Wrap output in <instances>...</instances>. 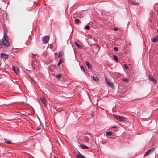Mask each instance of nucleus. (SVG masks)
Returning a JSON list of instances; mask_svg holds the SVG:
<instances>
[{"mask_svg":"<svg viewBox=\"0 0 158 158\" xmlns=\"http://www.w3.org/2000/svg\"><path fill=\"white\" fill-rule=\"evenodd\" d=\"M156 38H157V39H158V35L157 36V37Z\"/></svg>","mask_w":158,"mask_h":158,"instance_id":"nucleus-34","label":"nucleus"},{"mask_svg":"<svg viewBox=\"0 0 158 158\" xmlns=\"http://www.w3.org/2000/svg\"><path fill=\"white\" fill-rule=\"evenodd\" d=\"M61 77V75L60 74H59L57 75L56 76V78L58 79H60Z\"/></svg>","mask_w":158,"mask_h":158,"instance_id":"nucleus-22","label":"nucleus"},{"mask_svg":"<svg viewBox=\"0 0 158 158\" xmlns=\"http://www.w3.org/2000/svg\"><path fill=\"white\" fill-rule=\"evenodd\" d=\"M113 49L115 51H117L118 50V48L116 47H114L113 48Z\"/></svg>","mask_w":158,"mask_h":158,"instance_id":"nucleus-28","label":"nucleus"},{"mask_svg":"<svg viewBox=\"0 0 158 158\" xmlns=\"http://www.w3.org/2000/svg\"><path fill=\"white\" fill-rule=\"evenodd\" d=\"M41 100L42 102L43 103L45 106H46L47 105V100L45 99L44 98H41Z\"/></svg>","mask_w":158,"mask_h":158,"instance_id":"nucleus-12","label":"nucleus"},{"mask_svg":"<svg viewBox=\"0 0 158 158\" xmlns=\"http://www.w3.org/2000/svg\"><path fill=\"white\" fill-rule=\"evenodd\" d=\"M80 67H81V70L82 71H83V72H85V69L84 68V67L83 66H80Z\"/></svg>","mask_w":158,"mask_h":158,"instance_id":"nucleus-27","label":"nucleus"},{"mask_svg":"<svg viewBox=\"0 0 158 158\" xmlns=\"http://www.w3.org/2000/svg\"><path fill=\"white\" fill-rule=\"evenodd\" d=\"M12 68H13V70L15 71V73L16 74H17V73L19 72V69L17 68V67L13 66L12 67Z\"/></svg>","mask_w":158,"mask_h":158,"instance_id":"nucleus-10","label":"nucleus"},{"mask_svg":"<svg viewBox=\"0 0 158 158\" xmlns=\"http://www.w3.org/2000/svg\"><path fill=\"white\" fill-rule=\"evenodd\" d=\"M105 80L106 82L107 85L110 87L113 88H114L113 84L111 83L110 80L106 77H105Z\"/></svg>","mask_w":158,"mask_h":158,"instance_id":"nucleus-4","label":"nucleus"},{"mask_svg":"<svg viewBox=\"0 0 158 158\" xmlns=\"http://www.w3.org/2000/svg\"><path fill=\"white\" fill-rule=\"evenodd\" d=\"M49 36H46L42 39V41L44 44L47 43L49 40Z\"/></svg>","mask_w":158,"mask_h":158,"instance_id":"nucleus-5","label":"nucleus"},{"mask_svg":"<svg viewBox=\"0 0 158 158\" xmlns=\"http://www.w3.org/2000/svg\"><path fill=\"white\" fill-rule=\"evenodd\" d=\"M113 57L115 61L116 62H118V60L117 56L116 55H114L113 56Z\"/></svg>","mask_w":158,"mask_h":158,"instance_id":"nucleus-15","label":"nucleus"},{"mask_svg":"<svg viewBox=\"0 0 158 158\" xmlns=\"http://www.w3.org/2000/svg\"><path fill=\"white\" fill-rule=\"evenodd\" d=\"M64 62V60H63V59H62V58H61L60 59L58 63V64H57V65H58V66H59L60 64L62 63H63Z\"/></svg>","mask_w":158,"mask_h":158,"instance_id":"nucleus-13","label":"nucleus"},{"mask_svg":"<svg viewBox=\"0 0 158 158\" xmlns=\"http://www.w3.org/2000/svg\"><path fill=\"white\" fill-rule=\"evenodd\" d=\"M154 148H152L151 149L148 150L146 152V154L143 156L144 157H145L146 156H148L149 154H151L152 152L154 151Z\"/></svg>","mask_w":158,"mask_h":158,"instance_id":"nucleus-6","label":"nucleus"},{"mask_svg":"<svg viewBox=\"0 0 158 158\" xmlns=\"http://www.w3.org/2000/svg\"><path fill=\"white\" fill-rule=\"evenodd\" d=\"M112 127L113 128L115 129V128H117V126H113Z\"/></svg>","mask_w":158,"mask_h":158,"instance_id":"nucleus-32","label":"nucleus"},{"mask_svg":"<svg viewBox=\"0 0 158 158\" xmlns=\"http://www.w3.org/2000/svg\"><path fill=\"white\" fill-rule=\"evenodd\" d=\"M83 138L84 140L87 143H88L90 139L91 138V136L89 134L87 133L84 136Z\"/></svg>","mask_w":158,"mask_h":158,"instance_id":"nucleus-2","label":"nucleus"},{"mask_svg":"<svg viewBox=\"0 0 158 158\" xmlns=\"http://www.w3.org/2000/svg\"><path fill=\"white\" fill-rule=\"evenodd\" d=\"M122 80L123 81L128 82V80L127 78H123Z\"/></svg>","mask_w":158,"mask_h":158,"instance_id":"nucleus-26","label":"nucleus"},{"mask_svg":"<svg viewBox=\"0 0 158 158\" xmlns=\"http://www.w3.org/2000/svg\"><path fill=\"white\" fill-rule=\"evenodd\" d=\"M85 63L87 66L90 69H91L92 68V66L91 64H90L89 62L88 61H86L85 62Z\"/></svg>","mask_w":158,"mask_h":158,"instance_id":"nucleus-9","label":"nucleus"},{"mask_svg":"<svg viewBox=\"0 0 158 158\" xmlns=\"http://www.w3.org/2000/svg\"><path fill=\"white\" fill-rule=\"evenodd\" d=\"M81 147L83 149H87L88 148V147L86 146L84 144H81Z\"/></svg>","mask_w":158,"mask_h":158,"instance_id":"nucleus-17","label":"nucleus"},{"mask_svg":"<svg viewBox=\"0 0 158 158\" xmlns=\"http://www.w3.org/2000/svg\"><path fill=\"white\" fill-rule=\"evenodd\" d=\"M8 39V37L6 35V33L4 32L3 37L2 40L1 42L4 45L9 47L10 45V42L7 40Z\"/></svg>","mask_w":158,"mask_h":158,"instance_id":"nucleus-1","label":"nucleus"},{"mask_svg":"<svg viewBox=\"0 0 158 158\" xmlns=\"http://www.w3.org/2000/svg\"><path fill=\"white\" fill-rule=\"evenodd\" d=\"M157 33L158 34V29H157Z\"/></svg>","mask_w":158,"mask_h":158,"instance_id":"nucleus-35","label":"nucleus"},{"mask_svg":"<svg viewBox=\"0 0 158 158\" xmlns=\"http://www.w3.org/2000/svg\"><path fill=\"white\" fill-rule=\"evenodd\" d=\"M41 129V127H40L39 126H38L37 127L36 129L38 130H39Z\"/></svg>","mask_w":158,"mask_h":158,"instance_id":"nucleus-30","label":"nucleus"},{"mask_svg":"<svg viewBox=\"0 0 158 158\" xmlns=\"http://www.w3.org/2000/svg\"><path fill=\"white\" fill-rule=\"evenodd\" d=\"M75 21L78 24H80L81 23L80 20L78 19H75Z\"/></svg>","mask_w":158,"mask_h":158,"instance_id":"nucleus-20","label":"nucleus"},{"mask_svg":"<svg viewBox=\"0 0 158 158\" xmlns=\"http://www.w3.org/2000/svg\"><path fill=\"white\" fill-rule=\"evenodd\" d=\"M5 142L7 144H12V143L11 142V141L9 140L8 139H5Z\"/></svg>","mask_w":158,"mask_h":158,"instance_id":"nucleus-16","label":"nucleus"},{"mask_svg":"<svg viewBox=\"0 0 158 158\" xmlns=\"http://www.w3.org/2000/svg\"><path fill=\"white\" fill-rule=\"evenodd\" d=\"M124 67L125 68L127 69H128L129 68V67L126 64L124 65Z\"/></svg>","mask_w":158,"mask_h":158,"instance_id":"nucleus-29","label":"nucleus"},{"mask_svg":"<svg viewBox=\"0 0 158 158\" xmlns=\"http://www.w3.org/2000/svg\"><path fill=\"white\" fill-rule=\"evenodd\" d=\"M75 44L76 46L78 48H81V46L77 42H75Z\"/></svg>","mask_w":158,"mask_h":158,"instance_id":"nucleus-21","label":"nucleus"},{"mask_svg":"<svg viewBox=\"0 0 158 158\" xmlns=\"http://www.w3.org/2000/svg\"><path fill=\"white\" fill-rule=\"evenodd\" d=\"M84 28L86 29L89 30L90 28V26H89L87 25L86 26H85Z\"/></svg>","mask_w":158,"mask_h":158,"instance_id":"nucleus-25","label":"nucleus"},{"mask_svg":"<svg viewBox=\"0 0 158 158\" xmlns=\"http://www.w3.org/2000/svg\"><path fill=\"white\" fill-rule=\"evenodd\" d=\"M93 80L96 81H97L99 80V79L98 78V77H94V76H93Z\"/></svg>","mask_w":158,"mask_h":158,"instance_id":"nucleus-19","label":"nucleus"},{"mask_svg":"<svg viewBox=\"0 0 158 158\" xmlns=\"http://www.w3.org/2000/svg\"><path fill=\"white\" fill-rule=\"evenodd\" d=\"M63 52L62 51H60L59 52V54L58 55V58H60L63 56Z\"/></svg>","mask_w":158,"mask_h":158,"instance_id":"nucleus-14","label":"nucleus"},{"mask_svg":"<svg viewBox=\"0 0 158 158\" xmlns=\"http://www.w3.org/2000/svg\"><path fill=\"white\" fill-rule=\"evenodd\" d=\"M130 23V22H128V23L129 24Z\"/></svg>","mask_w":158,"mask_h":158,"instance_id":"nucleus-36","label":"nucleus"},{"mask_svg":"<svg viewBox=\"0 0 158 158\" xmlns=\"http://www.w3.org/2000/svg\"><path fill=\"white\" fill-rule=\"evenodd\" d=\"M130 3L133 5H137L138 3L137 2H135L133 1H130Z\"/></svg>","mask_w":158,"mask_h":158,"instance_id":"nucleus-24","label":"nucleus"},{"mask_svg":"<svg viewBox=\"0 0 158 158\" xmlns=\"http://www.w3.org/2000/svg\"><path fill=\"white\" fill-rule=\"evenodd\" d=\"M115 118L118 121L121 122H123L126 119V118L123 116H119L117 115H114Z\"/></svg>","mask_w":158,"mask_h":158,"instance_id":"nucleus-3","label":"nucleus"},{"mask_svg":"<svg viewBox=\"0 0 158 158\" xmlns=\"http://www.w3.org/2000/svg\"><path fill=\"white\" fill-rule=\"evenodd\" d=\"M1 57L3 59L6 60L8 58V55L6 54L2 53L1 54Z\"/></svg>","mask_w":158,"mask_h":158,"instance_id":"nucleus-7","label":"nucleus"},{"mask_svg":"<svg viewBox=\"0 0 158 158\" xmlns=\"http://www.w3.org/2000/svg\"><path fill=\"white\" fill-rule=\"evenodd\" d=\"M76 156L77 158H86L80 153L77 154Z\"/></svg>","mask_w":158,"mask_h":158,"instance_id":"nucleus-8","label":"nucleus"},{"mask_svg":"<svg viewBox=\"0 0 158 158\" xmlns=\"http://www.w3.org/2000/svg\"><path fill=\"white\" fill-rule=\"evenodd\" d=\"M112 134V132L111 131H109L107 132L106 134V135L107 136H111Z\"/></svg>","mask_w":158,"mask_h":158,"instance_id":"nucleus-18","label":"nucleus"},{"mask_svg":"<svg viewBox=\"0 0 158 158\" xmlns=\"http://www.w3.org/2000/svg\"><path fill=\"white\" fill-rule=\"evenodd\" d=\"M50 48H52L53 46L52 44H50Z\"/></svg>","mask_w":158,"mask_h":158,"instance_id":"nucleus-33","label":"nucleus"},{"mask_svg":"<svg viewBox=\"0 0 158 158\" xmlns=\"http://www.w3.org/2000/svg\"><path fill=\"white\" fill-rule=\"evenodd\" d=\"M114 29L115 31H117L118 30V28L117 27H115L114 28Z\"/></svg>","mask_w":158,"mask_h":158,"instance_id":"nucleus-31","label":"nucleus"},{"mask_svg":"<svg viewBox=\"0 0 158 158\" xmlns=\"http://www.w3.org/2000/svg\"><path fill=\"white\" fill-rule=\"evenodd\" d=\"M149 78L150 80H151V81H153L154 83H156L157 82V81L153 77L151 76L150 77L149 76Z\"/></svg>","mask_w":158,"mask_h":158,"instance_id":"nucleus-11","label":"nucleus"},{"mask_svg":"<svg viewBox=\"0 0 158 158\" xmlns=\"http://www.w3.org/2000/svg\"><path fill=\"white\" fill-rule=\"evenodd\" d=\"M158 41V39L156 38H153L152 40V41L153 42H156Z\"/></svg>","mask_w":158,"mask_h":158,"instance_id":"nucleus-23","label":"nucleus"}]
</instances>
